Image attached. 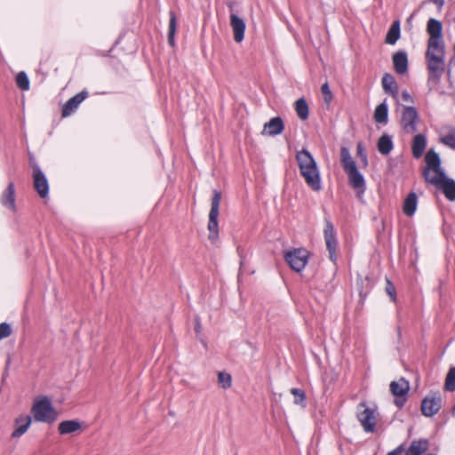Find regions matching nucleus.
<instances>
[{
  "label": "nucleus",
  "instance_id": "f257e3e1",
  "mask_svg": "<svg viewBox=\"0 0 455 455\" xmlns=\"http://www.w3.org/2000/svg\"><path fill=\"white\" fill-rule=\"evenodd\" d=\"M296 162L298 164L299 173L304 178L306 184L313 191L322 189V180L320 172L315 160L311 153L303 148L296 154Z\"/></svg>",
  "mask_w": 455,
  "mask_h": 455
},
{
  "label": "nucleus",
  "instance_id": "f03ea898",
  "mask_svg": "<svg viewBox=\"0 0 455 455\" xmlns=\"http://www.w3.org/2000/svg\"><path fill=\"white\" fill-rule=\"evenodd\" d=\"M429 36L425 59L445 58V43L443 36V24L440 20L430 18L427 23Z\"/></svg>",
  "mask_w": 455,
  "mask_h": 455
},
{
  "label": "nucleus",
  "instance_id": "7ed1b4c3",
  "mask_svg": "<svg viewBox=\"0 0 455 455\" xmlns=\"http://www.w3.org/2000/svg\"><path fill=\"white\" fill-rule=\"evenodd\" d=\"M31 412L36 421L48 424L53 423L59 417L58 411L52 406L47 396H41L35 399Z\"/></svg>",
  "mask_w": 455,
  "mask_h": 455
},
{
  "label": "nucleus",
  "instance_id": "20e7f679",
  "mask_svg": "<svg viewBox=\"0 0 455 455\" xmlns=\"http://www.w3.org/2000/svg\"><path fill=\"white\" fill-rule=\"evenodd\" d=\"M221 200V193L218 190L213 191V196L212 198L211 210L209 212V221H208V230L209 235L208 239L212 243H215L219 239V210Z\"/></svg>",
  "mask_w": 455,
  "mask_h": 455
},
{
  "label": "nucleus",
  "instance_id": "39448f33",
  "mask_svg": "<svg viewBox=\"0 0 455 455\" xmlns=\"http://www.w3.org/2000/svg\"><path fill=\"white\" fill-rule=\"evenodd\" d=\"M378 411L376 408L367 407L365 402L357 406L356 418L366 433H373L378 421Z\"/></svg>",
  "mask_w": 455,
  "mask_h": 455
},
{
  "label": "nucleus",
  "instance_id": "423d86ee",
  "mask_svg": "<svg viewBox=\"0 0 455 455\" xmlns=\"http://www.w3.org/2000/svg\"><path fill=\"white\" fill-rule=\"evenodd\" d=\"M323 235L326 249L329 253V259H331V262L336 263L338 259V240L336 237L333 224L328 219L324 220Z\"/></svg>",
  "mask_w": 455,
  "mask_h": 455
},
{
  "label": "nucleus",
  "instance_id": "0eeeda50",
  "mask_svg": "<svg viewBox=\"0 0 455 455\" xmlns=\"http://www.w3.org/2000/svg\"><path fill=\"white\" fill-rule=\"evenodd\" d=\"M419 121V114L415 108L403 106L401 127L405 133L412 134L416 132Z\"/></svg>",
  "mask_w": 455,
  "mask_h": 455
},
{
  "label": "nucleus",
  "instance_id": "6e6552de",
  "mask_svg": "<svg viewBox=\"0 0 455 455\" xmlns=\"http://www.w3.org/2000/svg\"><path fill=\"white\" fill-rule=\"evenodd\" d=\"M428 84L436 85L445 70V58L426 59Z\"/></svg>",
  "mask_w": 455,
  "mask_h": 455
},
{
  "label": "nucleus",
  "instance_id": "1a4fd4ad",
  "mask_svg": "<svg viewBox=\"0 0 455 455\" xmlns=\"http://www.w3.org/2000/svg\"><path fill=\"white\" fill-rule=\"evenodd\" d=\"M284 259L293 270L300 272L307 263L308 252L302 248L294 249L293 251H287Z\"/></svg>",
  "mask_w": 455,
  "mask_h": 455
},
{
  "label": "nucleus",
  "instance_id": "9d476101",
  "mask_svg": "<svg viewBox=\"0 0 455 455\" xmlns=\"http://www.w3.org/2000/svg\"><path fill=\"white\" fill-rule=\"evenodd\" d=\"M32 168H33L32 178H33L34 188L41 198H45L48 196V193H49L48 180H47L44 173L43 172V171L37 164H33Z\"/></svg>",
  "mask_w": 455,
  "mask_h": 455
},
{
  "label": "nucleus",
  "instance_id": "9b49d317",
  "mask_svg": "<svg viewBox=\"0 0 455 455\" xmlns=\"http://www.w3.org/2000/svg\"><path fill=\"white\" fill-rule=\"evenodd\" d=\"M410 389V385L403 378L397 381H392L390 384V391L395 396V403L398 408H402L406 401L405 395Z\"/></svg>",
  "mask_w": 455,
  "mask_h": 455
},
{
  "label": "nucleus",
  "instance_id": "f8f14e48",
  "mask_svg": "<svg viewBox=\"0 0 455 455\" xmlns=\"http://www.w3.org/2000/svg\"><path fill=\"white\" fill-rule=\"evenodd\" d=\"M442 408V396L439 393H434L426 396L421 403L422 413L427 417L435 415Z\"/></svg>",
  "mask_w": 455,
  "mask_h": 455
},
{
  "label": "nucleus",
  "instance_id": "ddd939ff",
  "mask_svg": "<svg viewBox=\"0 0 455 455\" xmlns=\"http://www.w3.org/2000/svg\"><path fill=\"white\" fill-rule=\"evenodd\" d=\"M88 93L85 91H83L71 99H69L62 107V116L67 117L69 116L75 110L78 108V106L87 98Z\"/></svg>",
  "mask_w": 455,
  "mask_h": 455
},
{
  "label": "nucleus",
  "instance_id": "4468645a",
  "mask_svg": "<svg viewBox=\"0 0 455 455\" xmlns=\"http://www.w3.org/2000/svg\"><path fill=\"white\" fill-rule=\"evenodd\" d=\"M32 419L29 415L21 414L14 419V430L12 434V438H19L23 435L29 428Z\"/></svg>",
  "mask_w": 455,
  "mask_h": 455
},
{
  "label": "nucleus",
  "instance_id": "2eb2a0df",
  "mask_svg": "<svg viewBox=\"0 0 455 455\" xmlns=\"http://www.w3.org/2000/svg\"><path fill=\"white\" fill-rule=\"evenodd\" d=\"M230 26L234 34V39L236 43H241L244 38L245 22L236 14H230Z\"/></svg>",
  "mask_w": 455,
  "mask_h": 455
},
{
  "label": "nucleus",
  "instance_id": "dca6fc26",
  "mask_svg": "<svg viewBox=\"0 0 455 455\" xmlns=\"http://www.w3.org/2000/svg\"><path fill=\"white\" fill-rule=\"evenodd\" d=\"M1 204H3L4 207H5L12 212L16 211L15 188H14V184L12 182H10L8 184L7 188L2 193Z\"/></svg>",
  "mask_w": 455,
  "mask_h": 455
},
{
  "label": "nucleus",
  "instance_id": "f3484780",
  "mask_svg": "<svg viewBox=\"0 0 455 455\" xmlns=\"http://www.w3.org/2000/svg\"><path fill=\"white\" fill-rule=\"evenodd\" d=\"M284 129V124L281 117L276 116L270 119L269 122L264 124L262 134L269 136H276L281 134Z\"/></svg>",
  "mask_w": 455,
  "mask_h": 455
},
{
  "label": "nucleus",
  "instance_id": "a211bd4d",
  "mask_svg": "<svg viewBox=\"0 0 455 455\" xmlns=\"http://www.w3.org/2000/svg\"><path fill=\"white\" fill-rule=\"evenodd\" d=\"M382 87L387 94L391 95L395 100H398V85L393 75L386 73L381 80Z\"/></svg>",
  "mask_w": 455,
  "mask_h": 455
},
{
  "label": "nucleus",
  "instance_id": "6ab92c4d",
  "mask_svg": "<svg viewBox=\"0 0 455 455\" xmlns=\"http://www.w3.org/2000/svg\"><path fill=\"white\" fill-rule=\"evenodd\" d=\"M423 175L428 183L436 188L447 178L442 168L424 169Z\"/></svg>",
  "mask_w": 455,
  "mask_h": 455
},
{
  "label": "nucleus",
  "instance_id": "aec40b11",
  "mask_svg": "<svg viewBox=\"0 0 455 455\" xmlns=\"http://www.w3.org/2000/svg\"><path fill=\"white\" fill-rule=\"evenodd\" d=\"M427 147V138L425 135L417 134L412 140L411 152L414 158L419 159L422 156Z\"/></svg>",
  "mask_w": 455,
  "mask_h": 455
},
{
  "label": "nucleus",
  "instance_id": "412c9836",
  "mask_svg": "<svg viewBox=\"0 0 455 455\" xmlns=\"http://www.w3.org/2000/svg\"><path fill=\"white\" fill-rule=\"evenodd\" d=\"M429 443L427 439L414 440L408 448L405 455H422L427 451ZM427 455H435L434 453H427Z\"/></svg>",
  "mask_w": 455,
  "mask_h": 455
},
{
  "label": "nucleus",
  "instance_id": "4be33fe9",
  "mask_svg": "<svg viewBox=\"0 0 455 455\" xmlns=\"http://www.w3.org/2000/svg\"><path fill=\"white\" fill-rule=\"evenodd\" d=\"M394 68L398 74H404L408 69V59L405 52H398L393 55Z\"/></svg>",
  "mask_w": 455,
  "mask_h": 455
},
{
  "label": "nucleus",
  "instance_id": "5701e85b",
  "mask_svg": "<svg viewBox=\"0 0 455 455\" xmlns=\"http://www.w3.org/2000/svg\"><path fill=\"white\" fill-rule=\"evenodd\" d=\"M418 205V197L414 192H411L404 199L403 205V213L408 216L411 217L414 215Z\"/></svg>",
  "mask_w": 455,
  "mask_h": 455
},
{
  "label": "nucleus",
  "instance_id": "b1692460",
  "mask_svg": "<svg viewBox=\"0 0 455 455\" xmlns=\"http://www.w3.org/2000/svg\"><path fill=\"white\" fill-rule=\"evenodd\" d=\"M348 176L349 184L355 189H360L363 192L365 189V181L363 176L356 169L347 172Z\"/></svg>",
  "mask_w": 455,
  "mask_h": 455
},
{
  "label": "nucleus",
  "instance_id": "393cba45",
  "mask_svg": "<svg viewBox=\"0 0 455 455\" xmlns=\"http://www.w3.org/2000/svg\"><path fill=\"white\" fill-rule=\"evenodd\" d=\"M438 189L442 190L445 197L450 201H455V180L446 178L439 186Z\"/></svg>",
  "mask_w": 455,
  "mask_h": 455
},
{
  "label": "nucleus",
  "instance_id": "a878e982",
  "mask_svg": "<svg viewBox=\"0 0 455 455\" xmlns=\"http://www.w3.org/2000/svg\"><path fill=\"white\" fill-rule=\"evenodd\" d=\"M441 141L444 145L455 149V128L443 127L441 131Z\"/></svg>",
  "mask_w": 455,
  "mask_h": 455
},
{
  "label": "nucleus",
  "instance_id": "bb28decb",
  "mask_svg": "<svg viewBox=\"0 0 455 455\" xmlns=\"http://www.w3.org/2000/svg\"><path fill=\"white\" fill-rule=\"evenodd\" d=\"M81 428L77 420H64L59 424L58 430L60 435H68L76 432Z\"/></svg>",
  "mask_w": 455,
  "mask_h": 455
},
{
  "label": "nucleus",
  "instance_id": "cd10ccee",
  "mask_svg": "<svg viewBox=\"0 0 455 455\" xmlns=\"http://www.w3.org/2000/svg\"><path fill=\"white\" fill-rule=\"evenodd\" d=\"M378 150L381 155L387 156L388 155L393 148L394 144L392 141L391 136L387 134H383L378 140Z\"/></svg>",
  "mask_w": 455,
  "mask_h": 455
},
{
  "label": "nucleus",
  "instance_id": "c85d7f7f",
  "mask_svg": "<svg viewBox=\"0 0 455 455\" xmlns=\"http://www.w3.org/2000/svg\"><path fill=\"white\" fill-rule=\"evenodd\" d=\"M340 157L342 166L346 173L357 168L354 159L349 153V150L347 148H341Z\"/></svg>",
  "mask_w": 455,
  "mask_h": 455
},
{
  "label": "nucleus",
  "instance_id": "c756f323",
  "mask_svg": "<svg viewBox=\"0 0 455 455\" xmlns=\"http://www.w3.org/2000/svg\"><path fill=\"white\" fill-rule=\"evenodd\" d=\"M388 117V108L386 101H383L377 106L374 111V120L378 124H386Z\"/></svg>",
  "mask_w": 455,
  "mask_h": 455
},
{
  "label": "nucleus",
  "instance_id": "7c9ffc66",
  "mask_svg": "<svg viewBox=\"0 0 455 455\" xmlns=\"http://www.w3.org/2000/svg\"><path fill=\"white\" fill-rule=\"evenodd\" d=\"M400 37V21L395 20L390 26L386 36L385 42L388 44H395Z\"/></svg>",
  "mask_w": 455,
  "mask_h": 455
},
{
  "label": "nucleus",
  "instance_id": "2f4dec72",
  "mask_svg": "<svg viewBox=\"0 0 455 455\" xmlns=\"http://www.w3.org/2000/svg\"><path fill=\"white\" fill-rule=\"evenodd\" d=\"M425 161L427 167L425 169L441 168V159L439 155L433 149L427 151Z\"/></svg>",
  "mask_w": 455,
  "mask_h": 455
},
{
  "label": "nucleus",
  "instance_id": "473e14b6",
  "mask_svg": "<svg viewBox=\"0 0 455 455\" xmlns=\"http://www.w3.org/2000/svg\"><path fill=\"white\" fill-rule=\"evenodd\" d=\"M295 111L300 120H307L308 118V106L307 101L300 98L295 102Z\"/></svg>",
  "mask_w": 455,
  "mask_h": 455
},
{
  "label": "nucleus",
  "instance_id": "72a5a7b5",
  "mask_svg": "<svg viewBox=\"0 0 455 455\" xmlns=\"http://www.w3.org/2000/svg\"><path fill=\"white\" fill-rule=\"evenodd\" d=\"M177 28V19L175 13L173 12H170V22H169V30H168V42L173 46L174 45V36Z\"/></svg>",
  "mask_w": 455,
  "mask_h": 455
},
{
  "label": "nucleus",
  "instance_id": "f704fd0d",
  "mask_svg": "<svg viewBox=\"0 0 455 455\" xmlns=\"http://www.w3.org/2000/svg\"><path fill=\"white\" fill-rule=\"evenodd\" d=\"M291 394L294 396L295 404L306 407V394L302 389L293 387L291 389Z\"/></svg>",
  "mask_w": 455,
  "mask_h": 455
},
{
  "label": "nucleus",
  "instance_id": "c9c22d12",
  "mask_svg": "<svg viewBox=\"0 0 455 455\" xmlns=\"http://www.w3.org/2000/svg\"><path fill=\"white\" fill-rule=\"evenodd\" d=\"M444 387L447 391H455V367L450 368L445 378Z\"/></svg>",
  "mask_w": 455,
  "mask_h": 455
},
{
  "label": "nucleus",
  "instance_id": "e433bc0d",
  "mask_svg": "<svg viewBox=\"0 0 455 455\" xmlns=\"http://www.w3.org/2000/svg\"><path fill=\"white\" fill-rule=\"evenodd\" d=\"M16 84L18 87L22 91L29 90V79L24 71L18 73L16 76Z\"/></svg>",
  "mask_w": 455,
  "mask_h": 455
},
{
  "label": "nucleus",
  "instance_id": "4c0bfd02",
  "mask_svg": "<svg viewBox=\"0 0 455 455\" xmlns=\"http://www.w3.org/2000/svg\"><path fill=\"white\" fill-rule=\"evenodd\" d=\"M218 382L222 388L227 389L232 385V377L229 373L220 371L218 374Z\"/></svg>",
  "mask_w": 455,
  "mask_h": 455
},
{
  "label": "nucleus",
  "instance_id": "58836bf2",
  "mask_svg": "<svg viewBox=\"0 0 455 455\" xmlns=\"http://www.w3.org/2000/svg\"><path fill=\"white\" fill-rule=\"evenodd\" d=\"M321 92L323 93L324 101L329 103L332 100V93L330 90L328 83H324L321 87Z\"/></svg>",
  "mask_w": 455,
  "mask_h": 455
},
{
  "label": "nucleus",
  "instance_id": "ea45409f",
  "mask_svg": "<svg viewBox=\"0 0 455 455\" xmlns=\"http://www.w3.org/2000/svg\"><path fill=\"white\" fill-rule=\"evenodd\" d=\"M12 334L11 326L6 323H0V339L9 337Z\"/></svg>",
  "mask_w": 455,
  "mask_h": 455
},
{
  "label": "nucleus",
  "instance_id": "a19ab883",
  "mask_svg": "<svg viewBox=\"0 0 455 455\" xmlns=\"http://www.w3.org/2000/svg\"><path fill=\"white\" fill-rule=\"evenodd\" d=\"M386 291H387V293L391 297V299L393 301H395V286L393 285V283L389 280L387 281Z\"/></svg>",
  "mask_w": 455,
  "mask_h": 455
},
{
  "label": "nucleus",
  "instance_id": "79ce46f5",
  "mask_svg": "<svg viewBox=\"0 0 455 455\" xmlns=\"http://www.w3.org/2000/svg\"><path fill=\"white\" fill-rule=\"evenodd\" d=\"M401 98H402V100L404 102H410V103L413 102L412 97L407 91L402 92Z\"/></svg>",
  "mask_w": 455,
  "mask_h": 455
},
{
  "label": "nucleus",
  "instance_id": "37998d69",
  "mask_svg": "<svg viewBox=\"0 0 455 455\" xmlns=\"http://www.w3.org/2000/svg\"><path fill=\"white\" fill-rule=\"evenodd\" d=\"M357 152H358V155L366 163L367 162V157H366V155L363 153V147H362V145L360 143L357 145Z\"/></svg>",
  "mask_w": 455,
  "mask_h": 455
},
{
  "label": "nucleus",
  "instance_id": "c03bdc74",
  "mask_svg": "<svg viewBox=\"0 0 455 455\" xmlns=\"http://www.w3.org/2000/svg\"><path fill=\"white\" fill-rule=\"evenodd\" d=\"M402 451H403V447L402 446H398L397 448H395L392 451H389L387 455H402Z\"/></svg>",
  "mask_w": 455,
  "mask_h": 455
},
{
  "label": "nucleus",
  "instance_id": "a18cd8bd",
  "mask_svg": "<svg viewBox=\"0 0 455 455\" xmlns=\"http://www.w3.org/2000/svg\"><path fill=\"white\" fill-rule=\"evenodd\" d=\"M200 328H201L200 323H196V332H199V331H200Z\"/></svg>",
  "mask_w": 455,
  "mask_h": 455
}]
</instances>
